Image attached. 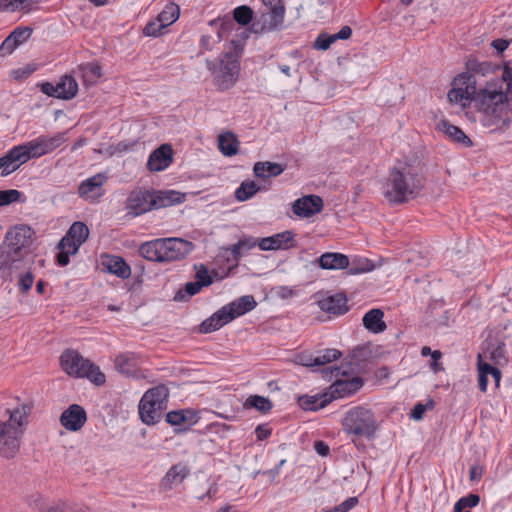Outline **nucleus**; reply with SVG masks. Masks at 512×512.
<instances>
[{
    "label": "nucleus",
    "instance_id": "1",
    "mask_svg": "<svg viewBox=\"0 0 512 512\" xmlns=\"http://www.w3.org/2000/svg\"><path fill=\"white\" fill-rule=\"evenodd\" d=\"M425 187V176L419 165L398 162L389 173L384 196L388 202L403 204L415 199Z\"/></svg>",
    "mask_w": 512,
    "mask_h": 512
},
{
    "label": "nucleus",
    "instance_id": "2",
    "mask_svg": "<svg viewBox=\"0 0 512 512\" xmlns=\"http://www.w3.org/2000/svg\"><path fill=\"white\" fill-rule=\"evenodd\" d=\"M33 230L26 225L9 229L0 245V278H10L25 264H32Z\"/></svg>",
    "mask_w": 512,
    "mask_h": 512
},
{
    "label": "nucleus",
    "instance_id": "3",
    "mask_svg": "<svg viewBox=\"0 0 512 512\" xmlns=\"http://www.w3.org/2000/svg\"><path fill=\"white\" fill-rule=\"evenodd\" d=\"M512 98L503 91L499 80L488 81L479 88L474 102L483 114V124L497 128H507L512 122L510 101Z\"/></svg>",
    "mask_w": 512,
    "mask_h": 512
},
{
    "label": "nucleus",
    "instance_id": "4",
    "mask_svg": "<svg viewBox=\"0 0 512 512\" xmlns=\"http://www.w3.org/2000/svg\"><path fill=\"white\" fill-rule=\"evenodd\" d=\"M194 250V244L178 237L157 238L144 242L139 254L154 262H174L187 257Z\"/></svg>",
    "mask_w": 512,
    "mask_h": 512
},
{
    "label": "nucleus",
    "instance_id": "5",
    "mask_svg": "<svg viewBox=\"0 0 512 512\" xmlns=\"http://www.w3.org/2000/svg\"><path fill=\"white\" fill-rule=\"evenodd\" d=\"M179 193L169 191L150 192L147 190L132 191L127 199L126 208L129 214L139 216L153 209L173 205L179 201Z\"/></svg>",
    "mask_w": 512,
    "mask_h": 512
},
{
    "label": "nucleus",
    "instance_id": "6",
    "mask_svg": "<svg viewBox=\"0 0 512 512\" xmlns=\"http://www.w3.org/2000/svg\"><path fill=\"white\" fill-rule=\"evenodd\" d=\"M60 365L69 376L87 378L97 386L103 385L106 381L100 368L76 350L66 349L60 356Z\"/></svg>",
    "mask_w": 512,
    "mask_h": 512
},
{
    "label": "nucleus",
    "instance_id": "7",
    "mask_svg": "<svg viewBox=\"0 0 512 512\" xmlns=\"http://www.w3.org/2000/svg\"><path fill=\"white\" fill-rule=\"evenodd\" d=\"M169 390L165 385H157L147 390L138 405L143 423L153 425L160 421L167 408Z\"/></svg>",
    "mask_w": 512,
    "mask_h": 512
},
{
    "label": "nucleus",
    "instance_id": "8",
    "mask_svg": "<svg viewBox=\"0 0 512 512\" xmlns=\"http://www.w3.org/2000/svg\"><path fill=\"white\" fill-rule=\"evenodd\" d=\"M343 428L349 435L372 439L377 430V421L372 410L357 406L346 412Z\"/></svg>",
    "mask_w": 512,
    "mask_h": 512
},
{
    "label": "nucleus",
    "instance_id": "9",
    "mask_svg": "<svg viewBox=\"0 0 512 512\" xmlns=\"http://www.w3.org/2000/svg\"><path fill=\"white\" fill-rule=\"evenodd\" d=\"M65 134V132H58L52 136L40 135L35 139L17 145L24 163L53 152L66 141Z\"/></svg>",
    "mask_w": 512,
    "mask_h": 512
},
{
    "label": "nucleus",
    "instance_id": "10",
    "mask_svg": "<svg viewBox=\"0 0 512 512\" xmlns=\"http://www.w3.org/2000/svg\"><path fill=\"white\" fill-rule=\"evenodd\" d=\"M208 69L214 75V84L220 91L230 89L235 85L238 80L240 65L238 59L227 53L220 60L219 67H216L212 62L207 63Z\"/></svg>",
    "mask_w": 512,
    "mask_h": 512
},
{
    "label": "nucleus",
    "instance_id": "11",
    "mask_svg": "<svg viewBox=\"0 0 512 512\" xmlns=\"http://www.w3.org/2000/svg\"><path fill=\"white\" fill-rule=\"evenodd\" d=\"M324 378L329 381L332 380L333 377L336 378L334 383L329 387V395L331 400L344 398L350 396L357 392L364 384L362 378L360 377H352V378H338L341 374L342 376H346L345 372L341 373V370L337 366H330L322 370Z\"/></svg>",
    "mask_w": 512,
    "mask_h": 512
},
{
    "label": "nucleus",
    "instance_id": "12",
    "mask_svg": "<svg viewBox=\"0 0 512 512\" xmlns=\"http://www.w3.org/2000/svg\"><path fill=\"white\" fill-rule=\"evenodd\" d=\"M285 7H278L275 10L262 12L252 24L254 33H264L277 30L284 21Z\"/></svg>",
    "mask_w": 512,
    "mask_h": 512
},
{
    "label": "nucleus",
    "instance_id": "13",
    "mask_svg": "<svg viewBox=\"0 0 512 512\" xmlns=\"http://www.w3.org/2000/svg\"><path fill=\"white\" fill-rule=\"evenodd\" d=\"M86 421L87 413L85 409L78 404L70 405L60 416L61 425L72 432L79 431Z\"/></svg>",
    "mask_w": 512,
    "mask_h": 512
},
{
    "label": "nucleus",
    "instance_id": "14",
    "mask_svg": "<svg viewBox=\"0 0 512 512\" xmlns=\"http://www.w3.org/2000/svg\"><path fill=\"white\" fill-rule=\"evenodd\" d=\"M190 475V469L185 463L172 465L162 477L159 488L162 491H170L179 486Z\"/></svg>",
    "mask_w": 512,
    "mask_h": 512
},
{
    "label": "nucleus",
    "instance_id": "15",
    "mask_svg": "<svg viewBox=\"0 0 512 512\" xmlns=\"http://www.w3.org/2000/svg\"><path fill=\"white\" fill-rule=\"evenodd\" d=\"M107 180L104 174H96L88 179L82 181L78 187V194L85 200L95 201L103 194V184Z\"/></svg>",
    "mask_w": 512,
    "mask_h": 512
},
{
    "label": "nucleus",
    "instance_id": "16",
    "mask_svg": "<svg viewBox=\"0 0 512 512\" xmlns=\"http://www.w3.org/2000/svg\"><path fill=\"white\" fill-rule=\"evenodd\" d=\"M293 212L302 218L311 217L323 209V200L317 195H308L294 201Z\"/></svg>",
    "mask_w": 512,
    "mask_h": 512
},
{
    "label": "nucleus",
    "instance_id": "17",
    "mask_svg": "<svg viewBox=\"0 0 512 512\" xmlns=\"http://www.w3.org/2000/svg\"><path fill=\"white\" fill-rule=\"evenodd\" d=\"M294 234L292 231H284L258 241V246L263 251L289 249L294 246Z\"/></svg>",
    "mask_w": 512,
    "mask_h": 512
},
{
    "label": "nucleus",
    "instance_id": "18",
    "mask_svg": "<svg viewBox=\"0 0 512 512\" xmlns=\"http://www.w3.org/2000/svg\"><path fill=\"white\" fill-rule=\"evenodd\" d=\"M257 305V302L255 301L254 296L252 295H244L227 305L223 306L222 308L226 311V315L228 317V320L231 322L237 317H240L251 310H253Z\"/></svg>",
    "mask_w": 512,
    "mask_h": 512
},
{
    "label": "nucleus",
    "instance_id": "19",
    "mask_svg": "<svg viewBox=\"0 0 512 512\" xmlns=\"http://www.w3.org/2000/svg\"><path fill=\"white\" fill-rule=\"evenodd\" d=\"M172 163V148L163 144L149 156L147 166L150 171H162Z\"/></svg>",
    "mask_w": 512,
    "mask_h": 512
},
{
    "label": "nucleus",
    "instance_id": "20",
    "mask_svg": "<svg viewBox=\"0 0 512 512\" xmlns=\"http://www.w3.org/2000/svg\"><path fill=\"white\" fill-rule=\"evenodd\" d=\"M24 160L17 145L12 147L3 157L0 158V174L6 177L16 171Z\"/></svg>",
    "mask_w": 512,
    "mask_h": 512
},
{
    "label": "nucleus",
    "instance_id": "21",
    "mask_svg": "<svg viewBox=\"0 0 512 512\" xmlns=\"http://www.w3.org/2000/svg\"><path fill=\"white\" fill-rule=\"evenodd\" d=\"M317 261L324 270H342L349 267L348 256L338 252L323 253Z\"/></svg>",
    "mask_w": 512,
    "mask_h": 512
},
{
    "label": "nucleus",
    "instance_id": "22",
    "mask_svg": "<svg viewBox=\"0 0 512 512\" xmlns=\"http://www.w3.org/2000/svg\"><path fill=\"white\" fill-rule=\"evenodd\" d=\"M114 363L118 372L131 376L135 375L141 361L135 353L124 352L116 356Z\"/></svg>",
    "mask_w": 512,
    "mask_h": 512
},
{
    "label": "nucleus",
    "instance_id": "23",
    "mask_svg": "<svg viewBox=\"0 0 512 512\" xmlns=\"http://www.w3.org/2000/svg\"><path fill=\"white\" fill-rule=\"evenodd\" d=\"M31 412V406L28 404H22L14 408L13 410H7L9 419L7 421H0L1 424H9L11 428H20L22 434L24 433L25 427L28 424V416Z\"/></svg>",
    "mask_w": 512,
    "mask_h": 512
},
{
    "label": "nucleus",
    "instance_id": "24",
    "mask_svg": "<svg viewBox=\"0 0 512 512\" xmlns=\"http://www.w3.org/2000/svg\"><path fill=\"white\" fill-rule=\"evenodd\" d=\"M102 264L109 273L121 279H127L131 275L130 266L120 256L107 255Z\"/></svg>",
    "mask_w": 512,
    "mask_h": 512
},
{
    "label": "nucleus",
    "instance_id": "25",
    "mask_svg": "<svg viewBox=\"0 0 512 512\" xmlns=\"http://www.w3.org/2000/svg\"><path fill=\"white\" fill-rule=\"evenodd\" d=\"M321 310L330 314L341 315L347 312V298L345 295L338 293L322 299L319 302Z\"/></svg>",
    "mask_w": 512,
    "mask_h": 512
},
{
    "label": "nucleus",
    "instance_id": "26",
    "mask_svg": "<svg viewBox=\"0 0 512 512\" xmlns=\"http://www.w3.org/2000/svg\"><path fill=\"white\" fill-rule=\"evenodd\" d=\"M439 129L452 141L464 147L472 146L471 139L459 127L452 125L447 120H442L438 124Z\"/></svg>",
    "mask_w": 512,
    "mask_h": 512
},
{
    "label": "nucleus",
    "instance_id": "27",
    "mask_svg": "<svg viewBox=\"0 0 512 512\" xmlns=\"http://www.w3.org/2000/svg\"><path fill=\"white\" fill-rule=\"evenodd\" d=\"M31 264H25L18 271L12 273L10 278H1L4 281L12 282L14 278H17V286L22 293H27L33 283H34V275L30 269Z\"/></svg>",
    "mask_w": 512,
    "mask_h": 512
},
{
    "label": "nucleus",
    "instance_id": "28",
    "mask_svg": "<svg viewBox=\"0 0 512 512\" xmlns=\"http://www.w3.org/2000/svg\"><path fill=\"white\" fill-rule=\"evenodd\" d=\"M453 86L461 88V92H463L464 95H467L472 101H474L479 90L477 88V79L474 78V75L469 74L468 71L458 75L453 81Z\"/></svg>",
    "mask_w": 512,
    "mask_h": 512
},
{
    "label": "nucleus",
    "instance_id": "29",
    "mask_svg": "<svg viewBox=\"0 0 512 512\" xmlns=\"http://www.w3.org/2000/svg\"><path fill=\"white\" fill-rule=\"evenodd\" d=\"M384 313L380 309H371L363 316L364 327L373 333H380L386 329V324L383 321Z\"/></svg>",
    "mask_w": 512,
    "mask_h": 512
},
{
    "label": "nucleus",
    "instance_id": "30",
    "mask_svg": "<svg viewBox=\"0 0 512 512\" xmlns=\"http://www.w3.org/2000/svg\"><path fill=\"white\" fill-rule=\"evenodd\" d=\"M329 393L316 394V395H304L299 398V405L304 410L317 411L324 408L331 402Z\"/></svg>",
    "mask_w": 512,
    "mask_h": 512
},
{
    "label": "nucleus",
    "instance_id": "31",
    "mask_svg": "<svg viewBox=\"0 0 512 512\" xmlns=\"http://www.w3.org/2000/svg\"><path fill=\"white\" fill-rule=\"evenodd\" d=\"M230 321L226 315V311L220 308L218 311L213 313L209 318L205 319L200 325L201 333H210L219 330Z\"/></svg>",
    "mask_w": 512,
    "mask_h": 512
},
{
    "label": "nucleus",
    "instance_id": "32",
    "mask_svg": "<svg viewBox=\"0 0 512 512\" xmlns=\"http://www.w3.org/2000/svg\"><path fill=\"white\" fill-rule=\"evenodd\" d=\"M285 170V167L279 163L275 162H256L253 167V172L258 178H270L277 177L282 174Z\"/></svg>",
    "mask_w": 512,
    "mask_h": 512
},
{
    "label": "nucleus",
    "instance_id": "33",
    "mask_svg": "<svg viewBox=\"0 0 512 512\" xmlns=\"http://www.w3.org/2000/svg\"><path fill=\"white\" fill-rule=\"evenodd\" d=\"M57 88L59 99L70 100L77 95L78 83L73 76L64 75L57 83Z\"/></svg>",
    "mask_w": 512,
    "mask_h": 512
},
{
    "label": "nucleus",
    "instance_id": "34",
    "mask_svg": "<svg viewBox=\"0 0 512 512\" xmlns=\"http://www.w3.org/2000/svg\"><path fill=\"white\" fill-rule=\"evenodd\" d=\"M37 4L38 0H0V11L27 13Z\"/></svg>",
    "mask_w": 512,
    "mask_h": 512
},
{
    "label": "nucleus",
    "instance_id": "35",
    "mask_svg": "<svg viewBox=\"0 0 512 512\" xmlns=\"http://www.w3.org/2000/svg\"><path fill=\"white\" fill-rule=\"evenodd\" d=\"M258 245V241L252 237H243L236 244L232 245L228 250L233 256V260L238 263L244 253L253 249Z\"/></svg>",
    "mask_w": 512,
    "mask_h": 512
},
{
    "label": "nucleus",
    "instance_id": "36",
    "mask_svg": "<svg viewBox=\"0 0 512 512\" xmlns=\"http://www.w3.org/2000/svg\"><path fill=\"white\" fill-rule=\"evenodd\" d=\"M466 66L469 74L474 75V78L477 76L485 77L487 75L493 74L496 69V67L491 62H479L476 59L468 60Z\"/></svg>",
    "mask_w": 512,
    "mask_h": 512
},
{
    "label": "nucleus",
    "instance_id": "37",
    "mask_svg": "<svg viewBox=\"0 0 512 512\" xmlns=\"http://www.w3.org/2000/svg\"><path fill=\"white\" fill-rule=\"evenodd\" d=\"M180 16V8L174 2H169L165 5L164 9L158 14L157 18L162 22L165 27H169L178 20Z\"/></svg>",
    "mask_w": 512,
    "mask_h": 512
},
{
    "label": "nucleus",
    "instance_id": "38",
    "mask_svg": "<svg viewBox=\"0 0 512 512\" xmlns=\"http://www.w3.org/2000/svg\"><path fill=\"white\" fill-rule=\"evenodd\" d=\"M219 149L225 156H233L238 152V140L232 133L219 136Z\"/></svg>",
    "mask_w": 512,
    "mask_h": 512
},
{
    "label": "nucleus",
    "instance_id": "39",
    "mask_svg": "<svg viewBox=\"0 0 512 512\" xmlns=\"http://www.w3.org/2000/svg\"><path fill=\"white\" fill-rule=\"evenodd\" d=\"M259 190L260 187L254 181H245L236 189L235 198L240 202L247 201Z\"/></svg>",
    "mask_w": 512,
    "mask_h": 512
},
{
    "label": "nucleus",
    "instance_id": "40",
    "mask_svg": "<svg viewBox=\"0 0 512 512\" xmlns=\"http://www.w3.org/2000/svg\"><path fill=\"white\" fill-rule=\"evenodd\" d=\"M66 236L82 245L89 236V229L83 222H74L70 226Z\"/></svg>",
    "mask_w": 512,
    "mask_h": 512
},
{
    "label": "nucleus",
    "instance_id": "41",
    "mask_svg": "<svg viewBox=\"0 0 512 512\" xmlns=\"http://www.w3.org/2000/svg\"><path fill=\"white\" fill-rule=\"evenodd\" d=\"M342 356V352L333 349V348H327L323 350H319L315 352V360H316V367L324 366L326 364L332 363L336 360H338Z\"/></svg>",
    "mask_w": 512,
    "mask_h": 512
},
{
    "label": "nucleus",
    "instance_id": "42",
    "mask_svg": "<svg viewBox=\"0 0 512 512\" xmlns=\"http://www.w3.org/2000/svg\"><path fill=\"white\" fill-rule=\"evenodd\" d=\"M244 406L246 408H255L256 410L265 413L272 409L273 404L267 397L251 395L246 399Z\"/></svg>",
    "mask_w": 512,
    "mask_h": 512
},
{
    "label": "nucleus",
    "instance_id": "43",
    "mask_svg": "<svg viewBox=\"0 0 512 512\" xmlns=\"http://www.w3.org/2000/svg\"><path fill=\"white\" fill-rule=\"evenodd\" d=\"M480 502V497L477 494H469L461 497L454 504V512H470L469 509L477 506Z\"/></svg>",
    "mask_w": 512,
    "mask_h": 512
},
{
    "label": "nucleus",
    "instance_id": "44",
    "mask_svg": "<svg viewBox=\"0 0 512 512\" xmlns=\"http://www.w3.org/2000/svg\"><path fill=\"white\" fill-rule=\"evenodd\" d=\"M477 369H478V387L481 392L487 391L488 386V376L490 375L488 370V363L482 360L481 355H478L477 360Z\"/></svg>",
    "mask_w": 512,
    "mask_h": 512
},
{
    "label": "nucleus",
    "instance_id": "45",
    "mask_svg": "<svg viewBox=\"0 0 512 512\" xmlns=\"http://www.w3.org/2000/svg\"><path fill=\"white\" fill-rule=\"evenodd\" d=\"M165 30V25L156 17L148 21V23L145 25L143 28V35L147 37H159L166 32Z\"/></svg>",
    "mask_w": 512,
    "mask_h": 512
},
{
    "label": "nucleus",
    "instance_id": "46",
    "mask_svg": "<svg viewBox=\"0 0 512 512\" xmlns=\"http://www.w3.org/2000/svg\"><path fill=\"white\" fill-rule=\"evenodd\" d=\"M86 82H91L101 77V67L97 63H86L79 66Z\"/></svg>",
    "mask_w": 512,
    "mask_h": 512
},
{
    "label": "nucleus",
    "instance_id": "47",
    "mask_svg": "<svg viewBox=\"0 0 512 512\" xmlns=\"http://www.w3.org/2000/svg\"><path fill=\"white\" fill-rule=\"evenodd\" d=\"M233 15L237 23L247 25L253 18V11L250 7L242 5L234 9Z\"/></svg>",
    "mask_w": 512,
    "mask_h": 512
},
{
    "label": "nucleus",
    "instance_id": "48",
    "mask_svg": "<svg viewBox=\"0 0 512 512\" xmlns=\"http://www.w3.org/2000/svg\"><path fill=\"white\" fill-rule=\"evenodd\" d=\"M188 414L190 411L175 410L166 414V421L173 426H180L188 421Z\"/></svg>",
    "mask_w": 512,
    "mask_h": 512
},
{
    "label": "nucleus",
    "instance_id": "49",
    "mask_svg": "<svg viewBox=\"0 0 512 512\" xmlns=\"http://www.w3.org/2000/svg\"><path fill=\"white\" fill-rule=\"evenodd\" d=\"M196 274L195 281L203 287H208L213 283V279L209 274L208 268L204 264L195 265Z\"/></svg>",
    "mask_w": 512,
    "mask_h": 512
},
{
    "label": "nucleus",
    "instance_id": "50",
    "mask_svg": "<svg viewBox=\"0 0 512 512\" xmlns=\"http://www.w3.org/2000/svg\"><path fill=\"white\" fill-rule=\"evenodd\" d=\"M21 196H22V192H20L16 189L1 190L0 191V207L19 201Z\"/></svg>",
    "mask_w": 512,
    "mask_h": 512
},
{
    "label": "nucleus",
    "instance_id": "51",
    "mask_svg": "<svg viewBox=\"0 0 512 512\" xmlns=\"http://www.w3.org/2000/svg\"><path fill=\"white\" fill-rule=\"evenodd\" d=\"M336 42L333 34L320 33L314 41L313 47L317 50L325 51Z\"/></svg>",
    "mask_w": 512,
    "mask_h": 512
},
{
    "label": "nucleus",
    "instance_id": "52",
    "mask_svg": "<svg viewBox=\"0 0 512 512\" xmlns=\"http://www.w3.org/2000/svg\"><path fill=\"white\" fill-rule=\"evenodd\" d=\"M348 269L349 274L357 275L371 271L372 265L366 259H358L354 260L352 264L349 263Z\"/></svg>",
    "mask_w": 512,
    "mask_h": 512
},
{
    "label": "nucleus",
    "instance_id": "53",
    "mask_svg": "<svg viewBox=\"0 0 512 512\" xmlns=\"http://www.w3.org/2000/svg\"><path fill=\"white\" fill-rule=\"evenodd\" d=\"M80 246H81V244L77 243L73 239H70L66 235L60 240V242L58 244V248L60 250L66 251V252H68L71 255L77 253L79 248H80Z\"/></svg>",
    "mask_w": 512,
    "mask_h": 512
},
{
    "label": "nucleus",
    "instance_id": "54",
    "mask_svg": "<svg viewBox=\"0 0 512 512\" xmlns=\"http://www.w3.org/2000/svg\"><path fill=\"white\" fill-rule=\"evenodd\" d=\"M461 88L452 87V89L448 92V99L450 102L461 103L463 106H466L472 100L461 92Z\"/></svg>",
    "mask_w": 512,
    "mask_h": 512
},
{
    "label": "nucleus",
    "instance_id": "55",
    "mask_svg": "<svg viewBox=\"0 0 512 512\" xmlns=\"http://www.w3.org/2000/svg\"><path fill=\"white\" fill-rule=\"evenodd\" d=\"M296 362L306 367H316L315 353H300L296 356Z\"/></svg>",
    "mask_w": 512,
    "mask_h": 512
},
{
    "label": "nucleus",
    "instance_id": "56",
    "mask_svg": "<svg viewBox=\"0 0 512 512\" xmlns=\"http://www.w3.org/2000/svg\"><path fill=\"white\" fill-rule=\"evenodd\" d=\"M32 34V30L29 27L16 28L10 35L15 39L16 43L20 45L26 41Z\"/></svg>",
    "mask_w": 512,
    "mask_h": 512
},
{
    "label": "nucleus",
    "instance_id": "57",
    "mask_svg": "<svg viewBox=\"0 0 512 512\" xmlns=\"http://www.w3.org/2000/svg\"><path fill=\"white\" fill-rule=\"evenodd\" d=\"M19 45L15 39L9 35L1 44L0 51L2 55L11 54Z\"/></svg>",
    "mask_w": 512,
    "mask_h": 512
},
{
    "label": "nucleus",
    "instance_id": "58",
    "mask_svg": "<svg viewBox=\"0 0 512 512\" xmlns=\"http://www.w3.org/2000/svg\"><path fill=\"white\" fill-rule=\"evenodd\" d=\"M500 82H505L506 87V93L512 98V68L509 66H505L502 73V80H499Z\"/></svg>",
    "mask_w": 512,
    "mask_h": 512
},
{
    "label": "nucleus",
    "instance_id": "59",
    "mask_svg": "<svg viewBox=\"0 0 512 512\" xmlns=\"http://www.w3.org/2000/svg\"><path fill=\"white\" fill-rule=\"evenodd\" d=\"M203 286L196 281L187 282L184 286L183 291L188 295V297H192L198 294Z\"/></svg>",
    "mask_w": 512,
    "mask_h": 512
},
{
    "label": "nucleus",
    "instance_id": "60",
    "mask_svg": "<svg viewBox=\"0 0 512 512\" xmlns=\"http://www.w3.org/2000/svg\"><path fill=\"white\" fill-rule=\"evenodd\" d=\"M40 89L47 96L58 98L57 84H53L50 82H44L40 85Z\"/></svg>",
    "mask_w": 512,
    "mask_h": 512
},
{
    "label": "nucleus",
    "instance_id": "61",
    "mask_svg": "<svg viewBox=\"0 0 512 512\" xmlns=\"http://www.w3.org/2000/svg\"><path fill=\"white\" fill-rule=\"evenodd\" d=\"M442 357V353L439 350H434L433 353H431V362L429 364L431 370L435 373L440 371L442 368L439 364V360Z\"/></svg>",
    "mask_w": 512,
    "mask_h": 512
},
{
    "label": "nucleus",
    "instance_id": "62",
    "mask_svg": "<svg viewBox=\"0 0 512 512\" xmlns=\"http://www.w3.org/2000/svg\"><path fill=\"white\" fill-rule=\"evenodd\" d=\"M484 474V468L481 465H473L469 471V479L472 482L479 481Z\"/></svg>",
    "mask_w": 512,
    "mask_h": 512
},
{
    "label": "nucleus",
    "instance_id": "63",
    "mask_svg": "<svg viewBox=\"0 0 512 512\" xmlns=\"http://www.w3.org/2000/svg\"><path fill=\"white\" fill-rule=\"evenodd\" d=\"M272 430L266 425H258L255 434L258 440H265L271 436Z\"/></svg>",
    "mask_w": 512,
    "mask_h": 512
},
{
    "label": "nucleus",
    "instance_id": "64",
    "mask_svg": "<svg viewBox=\"0 0 512 512\" xmlns=\"http://www.w3.org/2000/svg\"><path fill=\"white\" fill-rule=\"evenodd\" d=\"M314 449L318 455L323 457L327 456L330 452L329 446L321 440L314 442Z\"/></svg>",
    "mask_w": 512,
    "mask_h": 512
}]
</instances>
